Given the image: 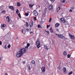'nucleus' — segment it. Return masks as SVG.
Wrapping results in <instances>:
<instances>
[{
	"instance_id": "nucleus-1",
	"label": "nucleus",
	"mask_w": 75,
	"mask_h": 75,
	"mask_svg": "<svg viewBox=\"0 0 75 75\" xmlns=\"http://www.w3.org/2000/svg\"><path fill=\"white\" fill-rule=\"evenodd\" d=\"M26 49L25 48H22L16 54V57H21L23 55V54L26 52Z\"/></svg>"
},
{
	"instance_id": "nucleus-2",
	"label": "nucleus",
	"mask_w": 75,
	"mask_h": 75,
	"mask_svg": "<svg viewBox=\"0 0 75 75\" xmlns=\"http://www.w3.org/2000/svg\"><path fill=\"white\" fill-rule=\"evenodd\" d=\"M36 44L37 46V47L38 48H39L40 47V42L39 41V40H37L36 42Z\"/></svg>"
},
{
	"instance_id": "nucleus-3",
	"label": "nucleus",
	"mask_w": 75,
	"mask_h": 75,
	"mask_svg": "<svg viewBox=\"0 0 75 75\" xmlns=\"http://www.w3.org/2000/svg\"><path fill=\"white\" fill-rule=\"evenodd\" d=\"M47 11V8H45V10L43 11V17H45V14H46V11Z\"/></svg>"
},
{
	"instance_id": "nucleus-4",
	"label": "nucleus",
	"mask_w": 75,
	"mask_h": 75,
	"mask_svg": "<svg viewBox=\"0 0 75 75\" xmlns=\"http://www.w3.org/2000/svg\"><path fill=\"white\" fill-rule=\"evenodd\" d=\"M58 37L59 38H61V39H62L64 38V36L62 35L59 34L58 35Z\"/></svg>"
},
{
	"instance_id": "nucleus-5",
	"label": "nucleus",
	"mask_w": 75,
	"mask_h": 75,
	"mask_svg": "<svg viewBox=\"0 0 75 75\" xmlns=\"http://www.w3.org/2000/svg\"><path fill=\"white\" fill-rule=\"evenodd\" d=\"M33 13L35 16H37L38 15V12L35 10L34 11Z\"/></svg>"
},
{
	"instance_id": "nucleus-6",
	"label": "nucleus",
	"mask_w": 75,
	"mask_h": 75,
	"mask_svg": "<svg viewBox=\"0 0 75 75\" xmlns=\"http://www.w3.org/2000/svg\"><path fill=\"white\" fill-rule=\"evenodd\" d=\"M1 28L4 30L6 28V25L5 24H1Z\"/></svg>"
},
{
	"instance_id": "nucleus-7",
	"label": "nucleus",
	"mask_w": 75,
	"mask_h": 75,
	"mask_svg": "<svg viewBox=\"0 0 75 75\" xmlns=\"http://www.w3.org/2000/svg\"><path fill=\"white\" fill-rule=\"evenodd\" d=\"M53 9V6L52 5H50L49 6V10H52Z\"/></svg>"
},
{
	"instance_id": "nucleus-8",
	"label": "nucleus",
	"mask_w": 75,
	"mask_h": 75,
	"mask_svg": "<svg viewBox=\"0 0 75 75\" xmlns=\"http://www.w3.org/2000/svg\"><path fill=\"white\" fill-rule=\"evenodd\" d=\"M41 69L42 72H45V67H42L41 68Z\"/></svg>"
},
{
	"instance_id": "nucleus-9",
	"label": "nucleus",
	"mask_w": 75,
	"mask_h": 75,
	"mask_svg": "<svg viewBox=\"0 0 75 75\" xmlns=\"http://www.w3.org/2000/svg\"><path fill=\"white\" fill-rule=\"evenodd\" d=\"M6 19L7 20L8 22H10V17L9 16H7Z\"/></svg>"
},
{
	"instance_id": "nucleus-10",
	"label": "nucleus",
	"mask_w": 75,
	"mask_h": 75,
	"mask_svg": "<svg viewBox=\"0 0 75 75\" xmlns=\"http://www.w3.org/2000/svg\"><path fill=\"white\" fill-rule=\"evenodd\" d=\"M60 25V24L59 23H57L55 24V27H58Z\"/></svg>"
},
{
	"instance_id": "nucleus-11",
	"label": "nucleus",
	"mask_w": 75,
	"mask_h": 75,
	"mask_svg": "<svg viewBox=\"0 0 75 75\" xmlns=\"http://www.w3.org/2000/svg\"><path fill=\"white\" fill-rule=\"evenodd\" d=\"M9 8H10V9H11V10H14V7L11 6H9Z\"/></svg>"
},
{
	"instance_id": "nucleus-12",
	"label": "nucleus",
	"mask_w": 75,
	"mask_h": 75,
	"mask_svg": "<svg viewBox=\"0 0 75 75\" xmlns=\"http://www.w3.org/2000/svg\"><path fill=\"white\" fill-rule=\"evenodd\" d=\"M29 25L30 27H33V22L30 23L29 24Z\"/></svg>"
},
{
	"instance_id": "nucleus-13",
	"label": "nucleus",
	"mask_w": 75,
	"mask_h": 75,
	"mask_svg": "<svg viewBox=\"0 0 75 75\" xmlns=\"http://www.w3.org/2000/svg\"><path fill=\"white\" fill-rule=\"evenodd\" d=\"M63 70L64 71V74H66V68H63Z\"/></svg>"
},
{
	"instance_id": "nucleus-14",
	"label": "nucleus",
	"mask_w": 75,
	"mask_h": 75,
	"mask_svg": "<svg viewBox=\"0 0 75 75\" xmlns=\"http://www.w3.org/2000/svg\"><path fill=\"white\" fill-rule=\"evenodd\" d=\"M29 46H30V43H28L27 44V47H25V48H26V49H28V47H29Z\"/></svg>"
},
{
	"instance_id": "nucleus-15",
	"label": "nucleus",
	"mask_w": 75,
	"mask_h": 75,
	"mask_svg": "<svg viewBox=\"0 0 75 75\" xmlns=\"http://www.w3.org/2000/svg\"><path fill=\"white\" fill-rule=\"evenodd\" d=\"M45 48L46 50H49V48H48V46L47 45H45Z\"/></svg>"
},
{
	"instance_id": "nucleus-16",
	"label": "nucleus",
	"mask_w": 75,
	"mask_h": 75,
	"mask_svg": "<svg viewBox=\"0 0 75 75\" xmlns=\"http://www.w3.org/2000/svg\"><path fill=\"white\" fill-rule=\"evenodd\" d=\"M50 32L52 33H54V31H53V30L52 29V28H50Z\"/></svg>"
},
{
	"instance_id": "nucleus-17",
	"label": "nucleus",
	"mask_w": 75,
	"mask_h": 75,
	"mask_svg": "<svg viewBox=\"0 0 75 75\" xmlns=\"http://www.w3.org/2000/svg\"><path fill=\"white\" fill-rule=\"evenodd\" d=\"M33 6H34V4H30L29 5V7H30V8H32V7H33Z\"/></svg>"
},
{
	"instance_id": "nucleus-18",
	"label": "nucleus",
	"mask_w": 75,
	"mask_h": 75,
	"mask_svg": "<svg viewBox=\"0 0 75 75\" xmlns=\"http://www.w3.org/2000/svg\"><path fill=\"white\" fill-rule=\"evenodd\" d=\"M70 37L71 38V39H72V40H74V39H75V38L74 37V35L71 36Z\"/></svg>"
},
{
	"instance_id": "nucleus-19",
	"label": "nucleus",
	"mask_w": 75,
	"mask_h": 75,
	"mask_svg": "<svg viewBox=\"0 0 75 75\" xmlns=\"http://www.w3.org/2000/svg\"><path fill=\"white\" fill-rule=\"evenodd\" d=\"M26 27H28V26H29V24H28V23L27 22H26Z\"/></svg>"
},
{
	"instance_id": "nucleus-20",
	"label": "nucleus",
	"mask_w": 75,
	"mask_h": 75,
	"mask_svg": "<svg viewBox=\"0 0 75 75\" xmlns=\"http://www.w3.org/2000/svg\"><path fill=\"white\" fill-rule=\"evenodd\" d=\"M17 5L18 7H19V6H21L20 3L19 2H18L17 3Z\"/></svg>"
},
{
	"instance_id": "nucleus-21",
	"label": "nucleus",
	"mask_w": 75,
	"mask_h": 75,
	"mask_svg": "<svg viewBox=\"0 0 75 75\" xmlns=\"http://www.w3.org/2000/svg\"><path fill=\"white\" fill-rule=\"evenodd\" d=\"M31 63L32 64H35V61L34 60H32Z\"/></svg>"
},
{
	"instance_id": "nucleus-22",
	"label": "nucleus",
	"mask_w": 75,
	"mask_h": 75,
	"mask_svg": "<svg viewBox=\"0 0 75 75\" xmlns=\"http://www.w3.org/2000/svg\"><path fill=\"white\" fill-rule=\"evenodd\" d=\"M1 13L2 14H5L6 13V11H3L2 12H1Z\"/></svg>"
},
{
	"instance_id": "nucleus-23",
	"label": "nucleus",
	"mask_w": 75,
	"mask_h": 75,
	"mask_svg": "<svg viewBox=\"0 0 75 75\" xmlns=\"http://www.w3.org/2000/svg\"><path fill=\"white\" fill-rule=\"evenodd\" d=\"M72 71H71V72L70 73H69L68 74V75H71V74H72Z\"/></svg>"
},
{
	"instance_id": "nucleus-24",
	"label": "nucleus",
	"mask_w": 75,
	"mask_h": 75,
	"mask_svg": "<svg viewBox=\"0 0 75 75\" xmlns=\"http://www.w3.org/2000/svg\"><path fill=\"white\" fill-rule=\"evenodd\" d=\"M61 21H62L63 23H65L66 21L64 20H61Z\"/></svg>"
},
{
	"instance_id": "nucleus-25",
	"label": "nucleus",
	"mask_w": 75,
	"mask_h": 75,
	"mask_svg": "<svg viewBox=\"0 0 75 75\" xmlns=\"http://www.w3.org/2000/svg\"><path fill=\"white\" fill-rule=\"evenodd\" d=\"M18 16L19 17H20L21 18V15H20V13H19L18 14Z\"/></svg>"
},
{
	"instance_id": "nucleus-26",
	"label": "nucleus",
	"mask_w": 75,
	"mask_h": 75,
	"mask_svg": "<svg viewBox=\"0 0 75 75\" xmlns=\"http://www.w3.org/2000/svg\"><path fill=\"white\" fill-rule=\"evenodd\" d=\"M52 18H50L49 19V23H51V20H52Z\"/></svg>"
},
{
	"instance_id": "nucleus-27",
	"label": "nucleus",
	"mask_w": 75,
	"mask_h": 75,
	"mask_svg": "<svg viewBox=\"0 0 75 75\" xmlns=\"http://www.w3.org/2000/svg\"><path fill=\"white\" fill-rule=\"evenodd\" d=\"M63 54L64 55H67V52H64L63 53Z\"/></svg>"
},
{
	"instance_id": "nucleus-28",
	"label": "nucleus",
	"mask_w": 75,
	"mask_h": 75,
	"mask_svg": "<svg viewBox=\"0 0 75 75\" xmlns=\"http://www.w3.org/2000/svg\"><path fill=\"white\" fill-rule=\"evenodd\" d=\"M19 12V11H18V9H17L16 12V13H17V14H18Z\"/></svg>"
},
{
	"instance_id": "nucleus-29",
	"label": "nucleus",
	"mask_w": 75,
	"mask_h": 75,
	"mask_svg": "<svg viewBox=\"0 0 75 75\" xmlns=\"http://www.w3.org/2000/svg\"><path fill=\"white\" fill-rule=\"evenodd\" d=\"M28 14H29L28 13H25V16H28Z\"/></svg>"
},
{
	"instance_id": "nucleus-30",
	"label": "nucleus",
	"mask_w": 75,
	"mask_h": 75,
	"mask_svg": "<svg viewBox=\"0 0 75 75\" xmlns=\"http://www.w3.org/2000/svg\"><path fill=\"white\" fill-rule=\"evenodd\" d=\"M68 58H70V57H71V55L69 54L67 55Z\"/></svg>"
},
{
	"instance_id": "nucleus-31",
	"label": "nucleus",
	"mask_w": 75,
	"mask_h": 75,
	"mask_svg": "<svg viewBox=\"0 0 75 75\" xmlns=\"http://www.w3.org/2000/svg\"><path fill=\"white\" fill-rule=\"evenodd\" d=\"M11 47V45H9L8 46V48H10V47Z\"/></svg>"
},
{
	"instance_id": "nucleus-32",
	"label": "nucleus",
	"mask_w": 75,
	"mask_h": 75,
	"mask_svg": "<svg viewBox=\"0 0 75 75\" xmlns=\"http://www.w3.org/2000/svg\"><path fill=\"white\" fill-rule=\"evenodd\" d=\"M38 28H41V26L40 25H38Z\"/></svg>"
},
{
	"instance_id": "nucleus-33",
	"label": "nucleus",
	"mask_w": 75,
	"mask_h": 75,
	"mask_svg": "<svg viewBox=\"0 0 75 75\" xmlns=\"http://www.w3.org/2000/svg\"><path fill=\"white\" fill-rule=\"evenodd\" d=\"M61 1V2H62V3H65V0H63L62 1Z\"/></svg>"
},
{
	"instance_id": "nucleus-34",
	"label": "nucleus",
	"mask_w": 75,
	"mask_h": 75,
	"mask_svg": "<svg viewBox=\"0 0 75 75\" xmlns=\"http://www.w3.org/2000/svg\"><path fill=\"white\" fill-rule=\"evenodd\" d=\"M50 26V25H47V28H49V27Z\"/></svg>"
},
{
	"instance_id": "nucleus-35",
	"label": "nucleus",
	"mask_w": 75,
	"mask_h": 75,
	"mask_svg": "<svg viewBox=\"0 0 75 75\" xmlns=\"http://www.w3.org/2000/svg\"><path fill=\"white\" fill-rule=\"evenodd\" d=\"M61 9V8L60 7H59L58 8V10H59Z\"/></svg>"
},
{
	"instance_id": "nucleus-36",
	"label": "nucleus",
	"mask_w": 75,
	"mask_h": 75,
	"mask_svg": "<svg viewBox=\"0 0 75 75\" xmlns=\"http://www.w3.org/2000/svg\"><path fill=\"white\" fill-rule=\"evenodd\" d=\"M72 10H74V7H72L71 8V9Z\"/></svg>"
},
{
	"instance_id": "nucleus-37",
	"label": "nucleus",
	"mask_w": 75,
	"mask_h": 75,
	"mask_svg": "<svg viewBox=\"0 0 75 75\" xmlns=\"http://www.w3.org/2000/svg\"><path fill=\"white\" fill-rule=\"evenodd\" d=\"M70 12H72V10L71 9L69 10Z\"/></svg>"
},
{
	"instance_id": "nucleus-38",
	"label": "nucleus",
	"mask_w": 75,
	"mask_h": 75,
	"mask_svg": "<svg viewBox=\"0 0 75 75\" xmlns=\"http://www.w3.org/2000/svg\"><path fill=\"white\" fill-rule=\"evenodd\" d=\"M4 48H5V49H6V48H7V47H6V45H4Z\"/></svg>"
},
{
	"instance_id": "nucleus-39",
	"label": "nucleus",
	"mask_w": 75,
	"mask_h": 75,
	"mask_svg": "<svg viewBox=\"0 0 75 75\" xmlns=\"http://www.w3.org/2000/svg\"><path fill=\"white\" fill-rule=\"evenodd\" d=\"M52 2H54V0H50Z\"/></svg>"
},
{
	"instance_id": "nucleus-40",
	"label": "nucleus",
	"mask_w": 75,
	"mask_h": 75,
	"mask_svg": "<svg viewBox=\"0 0 75 75\" xmlns=\"http://www.w3.org/2000/svg\"><path fill=\"white\" fill-rule=\"evenodd\" d=\"M27 67H28V68L29 67H30V65L29 64H28L27 65Z\"/></svg>"
},
{
	"instance_id": "nucleus-41",
	"label": "nucleus",
	"mask_w": 75,
	"mask_h": 75,
	"mask_svg": "<svg viewBox=\"0 0 75 75\" xmlns=\"http://www.w3.org/2000/svg\"><path fill=\"white\" fill-rule=\"evenodd\" d=\"M34 19L35 20H37V18L36 17H35L34 18Z\"/></svg>"
},
{
	"instance_id": "nucleus-42",
	"label": "nucleus",
	"mask_w": 75,
	"mask_h": 75,
	"mask_svg": "<svg viewBox=\"0 0 75 75\" xmlns=\"http://www.w3.org/2000/svg\"><path fill=\"white\" fill-rule=\"evenodd\" d=\"M72 35H71V34H69V36H70V37L72 36Z\"/></svg>"
},
{
	"instance_id": "nucleus-43",
	"label": "nucleus",
	"mask_w": 75,
	"mask_h": 75,
	"mask_svg": "<svg viewBox=\"0 0 75 75\" xmlns=\"http://www.w3.org/2000/svg\"><path fill=\"white\" fill-rule=\"evenodd\" d=\"M2 44V42L1 41H0V45H1Z\"/></svg>"
},
{
	"instance_id": "nucleus-44",
	"label": "nucleus",
	"mask_w": 75,
	"mask_h": 75,
	"mask_svg": "<svg viewBox=\"0 0 75 75\" xmlns=\"http://www.w3.org/2000/svg\"><path fill=\"white\" fill-rule=\"evenodd\" d=\"M37 7H38L40 8V6L39 5H37Z\"/></svg>"
},
{
	"instance_id": "nucleus-45",
	"label": "nucleus",
	"mask_w": 75,
	"mask_h": 75,
	"mask_svg": "<svg viewBox=\"0 0 75 75\" xmlns=\"http://www.w3.org/2000/svg\"><path fill=\"white\" fill-rule=\"evenodd\" d=\"M28 70H30V67H28Z\"/></svg>"
},
{
	"instance_id": "nucleus-46",
	"label": "nucleus",
	"mask_w": 75,
	"mask_h": 75,
	"mask_svg": "<svg viewBox=\"0 0 75 75\" xmlns=\"http://www.w3.org/2000/svg\"><path fill=\"white\" fill-rule=\"evenodd\" d=\"M56 31H57L58 32L59 31V30H58V29L57 28V29H56Z\"/></svg>"
},
{
	"instance_id": "nucleus-47",
	"label": "nucleus",
	"mask_w": 75,
	"mask_h": 75,
	"mask_svg": "<svg viewBox=\"0 0 75 75\" xmlns=\"http://www.w3.org/2000/svg\"><path fill=\"white\" fill-rule=\"evenodd\" d=\"M23 64H25V61H23Z\"/></svg>"
},
{
	"instance_id": "nucleus-48",
	"label": "nucleus",
	"mask_w": 75,
	"mask_h": 75,
	"mask_svg": "<svg viewBox=\"0 0 75 75\" xmlns=\"http://www.w3.org/2000/svg\"><path fill=\"white\" fill-rule=\"evenodd\" d=\"M47 32L48 34H50V32H49V31H47Z\"/></svg>"
},
{
	"instance_id": "nucleus-49",
	"label": "nucleus",
	"mask_w": 75,
	"mask_h": 75,
	"mask_svg": "<svg viewBox=\"0 0 75 75\" xmlns=\"http://www.w3.org/2000/svg\"><path fill=\"white\" fill-rule=\"evenodd\" d=\"M22 30V31H21V32L22 33H23V32H24V30L23 29Z\"/></svg>"
},
{
	"instance_id": "nucleus-50",
	"label": "nucleus",
	"mask_w": 75,
	"mask_h": 75,
	"mask_svg": "<svg viewBox=\"0 0 75 75\" xmlns=\"http://www.w3.org/2000/svg\"><path fill=\"white\" fill-rule=\"evenodd\" d=\"M26 30H27V31H29V29L28 28H27L26 29Z\"/></svg>"
},
{
	"instance_id": "nucleus-51",
	"label": "nucleus",
	"mask_w": 75,
	"mask_h": 75,
	"mask_svg": "<svg viewBox=\"0 0 75 75\" xmlns=\"http://www.w3.org/2000/svg\"><path fill=\"white\" fill-rule=\"evenodd\" d=\"M59 9H58V8H57V11H59Z\"/></svg>"
},
{
	"instance_id": "nucleus-52",
	"label": "nucleus",
	"mask_w": 75,
	"mask_h": 75,
	"mask_svg": "<svg viewBox=\"0 0 75 75\" xmlns=\"http://www.w3.org/2000/svg\"><path fill=\"white\" fill-rule=\"evenodd\" d=\"M4 75H8V74L7 73H6V74H4Z\"/></svg>"
},
{
	"instance_id": "nucleus-53",
	"label": "nucleus",
	"mask_w": 75,
	"mask_h": 75,
	"mask_svg": "<svg viewBox=\"0 0 75 75\" xmlns=\"http://www.w3.org/2000/svg\"><path fill=\"white\" fill-rule=\"evenodd\" d=\"M30 34H32V33H33L32 32V31H31V32H30Z\"/></svg>"
},
{
	"instance_id": "nucleus-54",
	"label": "nucleus",
	"mask_w": 75,
	"mask_h": 75,
	"mask_svg": "<svg viewBox=\"0 0 75 75\" xmlns=\"http://www.w3.org/2000/svg\"><path fill=\"white\" fill-rule=\"evenodd\" d=\"M1 59V57H0V61Z\"/></svg>"
},
{
	"instance_id": "nucleus-55",
	"label": "nucleus",
	"mask_w": 75,
	"mask_h": 75,
	"mask_svg": "<svg viewBox=\"0 0 75 75\" xmlns=\"http://www.w3.org/2000/svg\"><path fill=\"white\" fill-rule=\"evenodd\" d=\"M58 69H59V68H60V67H58Z\"/></svg>"
},
{
	"instance_id": "nucleus-56",
	"label": "nucleus",
	"mask_w": 75,
	"mask_h": 75,
	"mask_svg": "<svg viewBox=\"0 0 75 75\" xmlns=\"http://www.w3.org/2000/svg\"><path fill=\"white\" fill-rule=\"evenodd\" d=\"M56 35H57V37H58V35L57 34H56Z\"/></svg>"
},
{
	"instance_id": "nucleus-57",
	"label": "nucleus",
	"mask_w": 75,
	"mask_h": 75,
	"mask_svg": "<svg viewBox=\"0 0 75 75\" xmlns=\"http://www.w3.org/2000/svg\"><path fill=\"white\" fill-rule=\"evenodd\" d=\"M3 7V6H1V7H0V8H1V7Z\"/></svg>"
},
{
	"instance_id": "nucleus-58",
	"label": "nucleus",
	"mask_w": 75,
	"mask_h": 75,
	"mask_svg": "<svg viewBox=\"0 0 75 75\" xmlns=\"http://www.w3.org/2000/svg\"><path fill=\"white\" fill-rule=\"evenodd\" d=\"M18 38L17 37V39H18Z\"/></svg>"
},
{
	"instance_id": "nucleus-59",
	"label": "nucleus",
	"mask_w": 75,
	"mask_h": 75,
	"mask_svg": "<svg viewBox=\"0 0 75 75\" xmlns=\"http://www.w3.org/2000/svg\"><path fill=\"white\" fill-rule=\"evenodd\" d=\"M48 31H46V32L47 33V32Z\"/></svg>"
},
{
	"instance_id": "nucleus-60",
	"label": "nucleus",
	"mask_w": 75,
	"mask_h": 75,
	"mask_svg": "<svg viewBox=\"0 0 75 75\" xmlns=\"http://www.w3.org/2000/svg\"><path fill=\"white\" fill-rule=\"evenodd\" d=\"M23 44H25V42H24L23 43Z\"/></svg>"
}]
</instances>
